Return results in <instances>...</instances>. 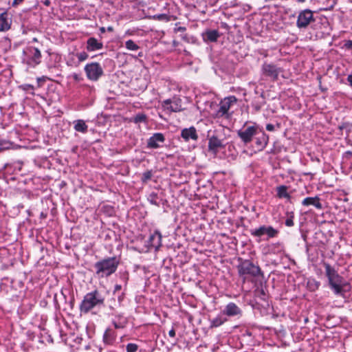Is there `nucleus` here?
Returning a JSON list of instances; mask_svg holds the SVG:
<instances>
[{"mask_svg":"<svg viewBox=\"0 0 352 352\" xmlns=\"http://www.w3.org/2000/svg\"><path fill=\"white\" fill-rule=\"evenodd\" d=\"M323 266L329 288L335 295L343 296L349 283L329 263L324 262Z\"/></svg>","mask_w":352,"mask_h":352,"instance_id":"obj_1","label":"nucleus"},{"mask_svg":"<svg viewBox=\"0 0 352 352\" xmlns=\"http://www.w3.org/2000/svg\"><path fill=\"white\" fill-rule=\"evenodd\" d=\"M104 299L101 292L94 289L84 296L80 305V310L82 313L87 314L94 307L104 306Z\"/></svg>","mask_w":352,"mask_h":352,"instance_id":"obj_2","label":"nucleus"},{"mask_svg":"<svg viewBox=\"0 0 352 352\" xmlns=\"http://www.w3.org/2000/svg\"><path fill=\"white\" fill-rule=\"evenodd\" d=\"M119 263V259L116 256L100 260L94 265L96 272L102 276H109L116 271Z\"/></svg>","mask_w":352,"mask_h":352,"instance_id":"obj_3","label":"nucleus"},{"mask_svg":"<svg viewBox=\"0 0 352 352\" xmlns=\"http://www.w3.org/2000/svg\"><path fill=\"white\" fill-rule=\"evenodd\" d=\"M240 263L237 266L239 275L243 277V282L245 283L246 280L247 276L252 277H256L259 275H263L261 268L259 266L254 265L250 260L239 259Z\"/></svg>","mask_w":352,"mask_h":352,"instance_id":"obj_4","label":"nucleus"},{"mask_svg":"<svg viewBox=\"0 0 352 352\" xmlns=\"http://www.w3.org/2000/svg\"><path fill=\"white\" fill-rule=\"evenodd\" d=\"M24 58L23 62L28 65L34 67L41 62V51L34 47H30L23 51Z\"/></svg>","mask_w":352,"mask_h":352,"instance_id":"obj_5","label":"nucleus"},{"mask_svg":"<svg viewBox=\"0 0 352 352\" xmlns=\"http://www.w3.org/2000/svg\"><path fill=\"white\" fill-rule=\"evenodd\" d=\"M251 236L255 238L261 239L262 236H266L267 239L277 236L279 232L271 226H261L258 228L250 230Z\"/></svg>","mask_w":352,"mask_h":352,"instance_id":"obj_6","label":"nucleus"},{"mask_svg":"<svg viewBox=\"0 0 352 352\" xmlns=\"http://www.w3.org/2000/svg\"><path fill=\"white\" fill-rule=\"evenodd\" d=\"M84 69L87 78L91 81H97L104 74L102 67L96 62L87 63Z\"/></svg>","mask_w":352,"mask_h":352,"instance_id":"obj_7","label":"nucleus"},{"mask_svg":"<svg viewBox=\"0 0 352 352\" xmlns=\"http://www.w3.org/2000/svg\"><path fill=\"white\" fill-rule=\"evenodd\" d=\"M315 22L313 12L309 9H305L299 12L297 16L296 26L299 29H306L311 23Z\"/></svg>","mask_w":352,"mask_h":352,"instance_id":"obj_8","label":"nucleus"},{"mask_svg":"<svg viewBox=\"0 0 352 352\" xmlns=\"http://www.w3.org/2000/svg\"><path fill=\"white\" fill-rule=\"evenodd\" d=\"M257 133V126L255 125L244 126L242 129L237 131V135L241 141L247 144L252 142L253 137Z\"/></svg>","mask_w":352,"mask_h":352,"instance_id":"obj_9","label":"nucleus"},{"mask_svg":"<svg viewBox=\"0 0 352 352\" xmlns=\"http://www.w3.org/2000/svg\"><path fill=\"white\" fill-rule=\"evenodd\" d=\"M237 101V99L234 96H230L225 98L222 100L219 103V108L217 111V116L218 117H223L228 114L230 107L235 104Z\"/></svg>","mask_w":352,"mask_h":352,"instance_id":"obj_10","label":"nucleus"},{"mask_svg":"<svg viewBox=\"0 0 352 352\" xmlns=\"http://www.w3.org/2000/svg\"><path fill=\"white\" fill-rule=\"evenodd\" d=\"M262 72L265 76L270 77L274 80H276L278 78L280 69L274 64L264 63L262 65Z\"/></svg>","mask_w":352,"mask_h":352,"instance_id":"obj_11","label":"nucleus"},{"mask_svg":"<svg viewBox=\"0 0 352 352\" xmlns=\"http://www.w3.org/2000/svg\"><path fill=\"white\" fill-rule=\"evenodd\" d=\"M222 313L226 317H241L243 311L234 302H230L225 306Z\"/></svg>","mask_w":352,"mask_h":352,"instance_id":"obj_12","label":"nucleus"},{"mask_svg":"<svg viewBox=\"0 0 352 352\" xmlns=\"http://www.w3.org/2000/svg\"><path fill=\"white\" fill-rule=\"evenodd\" d=\"M162 106L164 109L173 112H179L183 110L182 100L179 98H173L172 100H166L163 102Z\"/></svg>","mask_w":352,"mask_h":352,"instance_id":"obj_13","label":"nucleus"},{"mask_svg":"<svg viewBox=\"0 0 352 352\" xmlns=\"http://www.w3.org/2000/svg\"><path fill=\"white\" fill-rule=\"evenodd\" d=\"M165 141L164 135L161 133H154L147 141V148H158L160 144L164 143Z\"/></svg>","mask_w":352,"mask_h":352,"instance_id":"obj_14","label":"nucleus"},{"mask_svg":"<svg viewBox=\"0 0 352 352\" xmlns=\"http://www.w3.org/2000/svg\"><path fill=\"white\" fill-rule=\"evenodd\" d=\"M208 151L216 155L219 149L223 148L224 145L221 140L217 136H212L208 140Z\"/></svg>","mask_w":352,"mask_h":352,"instance_id":"obj_15","label":"nucleus"},{"mask_svg":"<svg viewBox=\"0 0 352 352\" xmlns=\"http://www.w3.org/2000/svg\"><path fill=\"white\" fill-rule=\"evenodd\" d=\"M181 137L186 141L188 142L190 140L196 141L198 139V135L197 130L194 126L190 128H185L181 131Z\"/></svg>","mask_w":352,"mask_h":352,"instance_id":"obj_16","label":"nucleus"},{"mask_svg":"<svg viewBox=\"0 0 352 352\" xmlns=\"http://www.w3.org/2000/svg\"><path fill=\"white\" fill-rule=\"evenodd\" d=\"M148 245L158 249L162 245V234L160 231L155 230L149 237Z\"/></svg>","mask_w":352,"mask_h":352,"instance_id":"obj_17","label":"nucleus"},{"mask_svg":"<svg viewBox=\"0 0 352 352\" xmlns=\"http://www.w3.org/2000/svg\"><path fill=\"white\" fill-rule=\"evenodd\" d=\"M103 47V43L98 41L94 37H90L87 41L86 50L88 52H94L101 50Z\"/></svg>","mask_w":352,"mask_h":352,"instance_id":"obj_18","label":"nucleus"},{"mask_svg":"<svg viewBox=\"0 0 352 352\" xmlns=\"http://www.w3.org/2000/svg\"><path fill=\"white\" fill-rule=\"evenodd\" d=\"M219 36L220 34L216 30H207L202 34V37L205 42H215Z\"/></svg>","mask_w":352,"mask_h":352,"instance_id":"obj_19","label":"nucleus"},{"mask_svg":"<svg viewBox=\"0 0 352 352\" xmlns=\"http://www.w3.org/2000/svg\"><path fill=\"white\" fill-rule=\"evenodd\" d=\"M320 200V199L318 196L314 197H308L302 200V204L305 206H309L311 205L315 206L317 209H322V206Z\"/></svg>","mask_w":352,"mask_h":352,"instance_id":"obj_20","label":"nucleus"},{"mask_svg":"<svg viewBox=\"0 0 352 352\" xmlns=\"http://www.w3.org/2000/svg\"><path fill=\"white\" fill-rule=\"evenodd\" d=\"M228 320V318L223 315L221 312L219 315L217 316L214 318L210 320V328H217L223 324Z\"/></svg>","mask_w":352,"mask_h":352,"instance_id":"obj_21","label":"nucleus"},{"mask_svg":"<svg viewBox=\"0 0 352 352\" xmlns=\"http://www.w3.org/2000/svg\"><path fill=\"white\" fill-rule=\"evenodd\" d=\"M11 21L7 12L0 14V32L7 31L10 28Z\"/></svg>","mask_w":352,"mask_h":352,"instance_id":"obj_22","label":"nucleus"},{"mask_svg":"<svg viewBox=\"0 0 352 352\" xmlns=\"http://www.w3.org/2000/svg\"><path fill=\"white\" fill-rule=\"evenodd\" d=\"M116 340V333L113 330L107 329L103 335V342L106 344H112Z\"/></svg>","mask_w":352,"mask_h":352,"instance_id":"obj_23","label":"nucleus"},{"mask_svg":"<svg viewBox=\"0 0 352 352\" xmlns=\"http://www.w3.org/2000/svg\"><path fill=\"white\" fill-rule=\"evenodd\" d=\"M74 129L82 133H85L87 132L88 130V126L86 124L84 120H78L74 122Z\"/></svg>","mask_w":352,"mask_h":352,"instance_id":"obj_24","label":"nucleus"},{"mask_svg":"<svg viewBox=\"0 0 352 352\" xmlns=\"http://www.w3.org/2000/svg\"><path fill=\"white\" fill-rule=\"evenodd\" d=\"M276 191H277V196L279 198H287V199L290 198V195L287 192V187L286 186L281 185V186H278L276 188Z\"/></svg>","mask_w":352,"mask_h":352,"instance_id":"obj_25","label":"nucleus"},{"mask_svg":"<svg viewBox=\"0 0 352 352\" xmlns=\"http://www.w3.org/2000/svg\"><path fill=\"white\" fill-rule=\"evenodd\" d=\"M261 97L262 98L261 101L254 100L252 103V107L254 108V109L256 111H259L261 110V109L262 108V107L265 104V101L264 100V96H263V94H261Z\"/></svg>","mask_w":352,"mask_h":352,"instance_id":"obj_26","label":"nucleus"},{"mask_svg":"<svg viewBox=\"0 0 352 352\" xmlns=\"http://www.w3.org/2000/svg\"><path fill=\"white\" fill-rule=\"evenodd\" d=\"M320 285V282L316 280L315 279L309 280L307 282V287L310 291H316L317 290Z\"/></svg>","mask_w":352,"mask_h":352,"instance_id":"obj_27","label":"nucleus"},{"mask_svg":"<svg viewBox=\"0 0 352 352\" xmlns=\"http://www.w3.org/2000/svg\"><path fill=\"white\" fill-rule=\"evenodd\" d=\"M125 47L127 50L131 51L138 50L140 47L132 40H128L125 42Z\"/></svg>","mask_w":352,"mask_h":352,"instance_id":"obj_28","label":"nucleus"},{"mask_svg":"<svg viewBox=\"0 0 352 352\" xmlns=\"http://www.w3.org/2000/svg\"><path fill=\"white\" fill-rule=\"evenodd\" d=\"M152 177V172L151 170H147L143 173L142 176V182L143 183H146L148 180H150Z\"/></svg>","mask_w":352,"mask_h":352,"instance_id":"obj_29","label":"nucleus"},{"mask_svg":"<svg viewBox=\"0 0 352 352\" xmlns=\"http://www.w3.org/2000/svg\"><path fill=\"white\" fill-rule=\"evenodd\" d=\"M146 120V116L143 113H139L134 118V122L135 123L143 122Z\"/></svg>","mask_w":352,"mask_h":352,"instance_id":"obj_30","label":"nucleus"},{"mask_svg":"<svg viewBox=\"0 0 352 352\" xmlns=\"http://www.w3.org/2000/svg\"><path fill=\"white\" fill-rule=\"evenodd\" d=\"M138 349V346L134 343H129L126 346V352H136Z\"/></svg>","mask_w":352,"mask_h":352,"instance_id":"obj_31","label":"nucleus"},{"mask_svg":"<svg viewBox=\"0 0 352 352\" xmlns=\"http://www.w3.org/2000/svg\"><path fill=\"white\" fill-rule=\"evenodd\" d=\"M88 54L85 52H81L76 54V57L80 62H82L88 58Z\"/></svg>","mask_w":352,"mask_h":352,"instance_id":"obj_32","label":"nucleus"},{"mask_svg":"<svg viewBox=\"0 0 352 352\" xmlns=\"http://www.w3.org/2000/svg\"><path fill=\"white\" fill-rule=\"evenodd\" d=\"M157 196L156 194H154V193L151 194L148 198V201L151 204L159 206L160 204L157 202Z\"/></svg>","mask_w":352,"mask_h":352,"instance_id":"obj_33","label":"nucleus"},{"mask_svg":"<svg viewBox=\"0 0 352 352\" xmlns=\"http://www.w3.org/2000/svg\"><path fill=\"white\" fill-rule=\"evenodd\" d=\"M186 30V27L177 26V24H175V27L174 28L175 33H177V32L184 33V32Z\"/></svg>","mask_w":352,"mask_h":352,"instance_id":"obj_34","label":"nucleus"},{"mask_svg":"<svg viewBox=\"0 0 352 352\" xmlns=\"http://www.w3.org/2000/svg\"><path fill=\"white\" fill-rule=\"evenodd\" d=\"M285 226L288 227H292L294 226L293 216L288 217L285 221Z\"/></svg>","mask_w":352,"mask_h":352,"instance_id":"obj_35","label":"nucleus"},{"mask_svg":"<svg viewBox=\"0 0 352 352\" xmlns=\"http://www.w3.org/2000/svg\"><path fill=\"white\" fill-rule=\"evenodd\" d=\"M72 78L76 82H80L83 79L80 74H76V73H74L72 74Z\"/></svg>","mask_w":352,"mask_h":352,"instance_id":"obj_36","label":"nucleus"},{"mask_svg":"<svg viewBox=\"0 0 352 352\" xmlns=\"http://www.w3.org/2000/svg\"><path fill=\"white\" fill-rule=\"evenodd\" d=\"M344 46L347 49H352V41H346V43H344Z\"/></svg>","mask_w":352,"mask_h":352,"instance_id":"obj_37","label":"nucleus"},{"mask_svg":"<svg viewBox=\"0 0 352 352\" xmlns=\"http://www.w3.org/2000/svg\"><path fill=\"white\" fill-rule=\"evenodd\" d=\"M259 292V294H260V296L261 298L263 299V300H265V298H266V294L265 293V291L263 289H261L260 291H258Z\"/></svg>","mask_w":352,"mask_h":352,"instance_id":"obj_38","label":"nucleus"},{"mask_svg":"<svg viewBox=\"0 0 352 352\" xmlns=\"http://www.w3.org/2000/svg\"><path fill=\"white\" fill-rule=\"evenodd\" d=\"M266 129L269 131H273L274 130V126L272 124H267L266 125Z\"/></svg>","mask_w":352,"mask_h":352,"instance_id":"obj_39","label":"nucleus"},{"mask_svg":"<svg viewBox=\"0 0 352 352\" xmlns=\"http://www.w3.org/2000/svg\"><path fill=\"white\" fill-rule=\"evenodd\" d=\"M121 289L122 286L120 285H116L114 287L113 294L115 295L116 293L121 290Z\"/></svg>","mask_w":352,"mask_h":352,"instance_id":"obj_40","label":"nucleus"},{"mask_svg":"<svg viewBox=\"0 0 352 352\" xmlns=\"http://www.w3.org/2000/svg\"><path fill=\"white\" fill-rule=\"evenodd\" d=\"M168 336L171 338H175V331L173 328H172L169 331H168Z\"/></svg>","mask_w":352,"mask_h":352,"instance_id":"obj_41","label":"nucleus"},{"mask_svg":"<svg viewBox=\"0 0 352 352\" xmlns=\"http://www.w3.org/2000/svg\"><path fill=\"white\" fill-rule=\"evenodd\" d=\"M181 36H182V38L184 41H186V42H189L188 36L186 34H184V33L183 34H182V35H181Z\"/></svg>","mask_w":352,"mask_h":352,"instance_id":"obj_42","label":"nucleus"},{"mask_svg":"<svg viewBox=\"0 0 352 352\" xmlns=\"http://www.w3.org/2000/svg\"><path fill=\"white\" fill-rule=\"evenodd\" d=\"M256 144L261 148H264L265 145L266 144V143L263 144V142L259 139L256 140Z\"/></svg>","mask_w":352,"mask_h":352,"instance_id":"obj_43","label":"nucleus"},{"mask_svg":"<svg viewBox=\"0 0 352 352\" xmlns=\"http://www.w3.org/2000/svg\"><path fill=\"white\" fill-rule=\"evenodd\" d=\"M23 1V0H14L13 3H12V6H17V5L20 4L21 3H22Z\"/></svg>","mask_w":352,"mask_h":352,"instance_id":"obj_44","label":"nucleus"},{"mask_svg":"<svg viewBox=\"0 0 352 352\" xmlns=\"http://www.w3.org/2000/svg\"><path fill=\"white\" fill-rule=\"evenodd\" d=\"M347 81L349 82V85L352 87V74L348 76Z\"/></svg>","mask_w":352,"mask_h":352,"instance_id":"obj_45","label":"nucleus"},{"mask_svg":"<svg viewBox=\"0 0 352 352\" xmlns=\"http://www.w3.org/2000/svg\"><path fill=\"white\" fill-rule=\"evenodd\" d=\"M123 296H124V294H121L120 295L118 296V299L119 304H120V302L122 301Z\"/></svg>","mask_w":352,"mask_h":352,"instance_id":"obj_46","label":"nucleus"},{"mask_svg":"<svg viewBox=\"0 0 352 352\" xmlns=\"http://www.w3.org/2000/svg\"><path fill=\"white\" fill-rule=\"evenodd\" d=\"M113 325H114V327H115V328H116V329H120V328H122V325H120V324H118V323H117V322H113Z\"/></svg>","mask_w":352,"mask_h":352,"instance_id":"obj_47","label":"nucleus"},{"mask_svg":"<svg viewBox=\"0 0 352 352\" xmlns=\"http://www.w3.org/2000/svg\"><path fill=\"white\" fill-rule=\"evenodd\" d=\"M105 31H106V29H105V28H104V27H101V28H100V32L101 33H104V32H105Z\"/></svg>","mask_w":352,"mask_h":352,"instance_id":"obj_48","label":"nucleus"},{"mask_svg":"<svg viewBox=\"0 0 352 352\" xmlns=\"http://www.w3.org/2000/svg\"><path fill=\"white\" fill-rule=\"evenodd\" d=\"M107 31L109 32H113V28L112 26H109L107 28Z\"/></svg>","mask_w":352,"mask_h":352,"instance_id":"obj_49","label":"nucleus"},{"mask_svg":"<svg viewBox=\"0 0 352 352\" xmlns=\"http://www.w3.org/2000/svg\"><path fill=\"white\" fill-rule=\"evenodd\" d=\"M50 3V0H45V2H44V4L46 5V6H49Z\"/></svg>","mask_w":352,"mask_h":352,"instance_id":"obj_50","label":"nucleus"},{"mask_svg":"<svg viewBox=\"0 0 352 352\" xmlns=\"http://www.w3.org/2000/svg\"><path fill=\"white\" fill-rule=\"evenodd\" d=\"M138 56L139 57H142L143 56V53L141 52H139L138 54Z\"/></svg>","mask_w":352,"mask_h":352,"instance_id":"obj_51","label":"nucleus"},{"mask_svg":"<svg viewBox=\"0 0 352 352\" xmlns=\"http://www.w3.org/2000/svg\"><path fill=\"white\" fill-rule=\"evenodd\" d=\"M109 307H110L111 309H114V306L113 305H110Z\"/></svg>","mask_w":352,"mask_h":352,"instance_id":"obj_52","label":"nucleus"},{"mask_svg":"<svg viewBox=\"0 0 352 352\" xmlns=\"http://www.w3.org/2000/svg\"><path fill=\"white\" fill-rule=\"evenodd\" d=\"M305 0H297L298 2L299 3H303L305 2Z\"/></svg>","mask_w":352,"mask_h":352,"instance_id":"obj_53","label":"nucleus"},{"mask_svg":"<svg viewBox=\"0 0 352 352\" xmlns=\"http://www.w3.org/2000/svg\"><path fill=\"white\" fill-rule=\"evenodd\" d=\"M3 150V148L1 147V146L0 145V151Z\"/></svg>","mask_w":352,"mask_h":352,"instance_id":"obj_54","label":"nucleus"}]
</instances>
